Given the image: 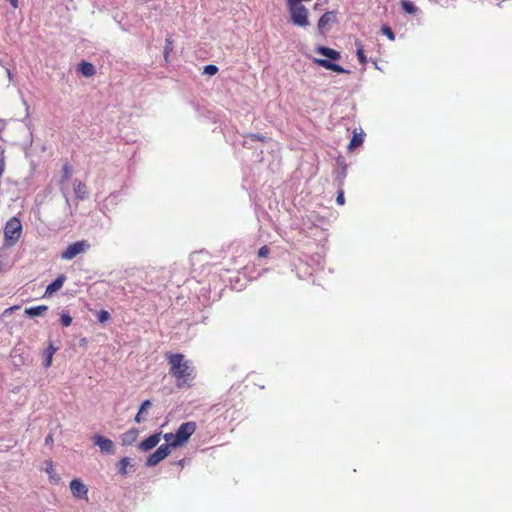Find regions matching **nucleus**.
Returning a JSON list of instances; mask_svg holds the SVG:
<instances>
[{
  "label": "nucleus",
  "instance_id": "nucleus-1",
  "mask_svg": "<svg viewBox=\"0 0 512 512\" xmlns=\"http://www.w3.org/2000/svg\"><path fill=\"white\" fill-rule=\"evenodd\" d=\"M169 366V374L174 378L177 388H190L197 376L196 368L191 360L182 353L165 354Z\"/></svg>",
  "mask_w": 512,
  "mask_h": 512
},
{
  "label": "nucleus",
  "instance_id": "nucleus-2",
  "mask_svg": "<svg viewBox=\"0 0 512 512\" xmlns=\"http://www.w3.org/2000/svg\"><path fill=\"white\" fill-rule=\"evenodd\" d=\"M3 234V246L6 248L13 247L22 235L21 221L17 217L10 218L5 224Z\"/></svg>",
  "mask_w": 512,
  "mask_h": 512
},
{
  "label": "nucleus",
  "instance_id": "nucleus-3",
  "mask_svg": "<svg viewBox=\"0 0 512 512\" xmlns=\"http://www.w3.org/2000/svg\"><path fill=\"white\" fill-rule=\"evenodd\" d=\"M287 5L291 14V22L294 25L300 27H306L309 25L308 10L301 4V2H296L294 4L287 3Z\"/></svg>",
  "mask_w": 512,
  "mask_h": 512
},
{
  "label": "nucleus",
  "instance_id": "nucleus-4",
  "mask_svg": "<svg viewBox=\"0 0 512 512\" xmlns=\"http://www.w3.org/2000/svg\"><path fill=\"white\" fill-rule=\"evenodd\" d=\"M90 247L91 245L87 240H80L69 244L67 248L61 252L60 257L62 260H72L79 254L85 253Z\"/></svg>",
  "mask_w": 512,
  "mask_h": 512
},
{
  "label": "nucleus",
  "instance_id": "nucleus-5",
  "mask_svg": "<svg viewBox=\"0 0 512 512\" xmlns=\"http://www.w3.org/2000/svg\"><path fill=\"white\" fill-rule=\"evenodd\" d=\"M195 430H196L195 422L189 421V422L182 423L178 427V429L175 433L176 434L175 443L178 444L179 446L184 445L189 440V438L192 436V434L195 432Z\"/></svg>",
  "mask_w": 512,
  "mask_h": 512
},
{
  "label": "nucleus",
  "instance_id": "nucleus-6",
  "mask_svg": "<svg viewBox=\"0 0 512 512\" xmlns=\"http://www.w3.org/2000/svg\"><path fill=\"white\" fill-rule=\"evenodd\" d=\"M171 453L168 446H159L155 452L149 455L146 461V465L148 467H154L158 465L162 460H164Z\"/></svg>",
  "mask_w": 512,
  "mask_h": 512
},
{
  "label": "nucleus",
  "instance_id": "nucleus-7",
  "mask_svg": "<svg viewBox=\"0 0 512 512\" xmlns=\"http://www.w3.org/2000/svg\"><path fill=\"white\" fill-rule=\"evenodd\" d=\"M70 490L75 498L88 500V488L79 479H73L70 482Z\"/></svg>",
  "mask_w": 512,
  "mask_h": 512
},
{
  "label": "nucleus",
  "instance_id": "nucleus-8",
  "mask_svg": "<svg viewBox=\"0 0 512 512\" xmlns=\"http://www.w3.org/2000/svg\"><path fill=\"white\" fill-rule=\"evenodd\" d=\"M313 62L325 69L331 70V71L339 73V74L350 73L348 70L344 69L340 65L332 63L331 61H329L327 59L314 58Z\"/></svg>",
  "mask_w": 512,
  "mask_h": 512
},
{
  "label": "nucleus",
  "instance_id": "nucleus-9",
  "mask_svg": "<svg viewBox=\"0 0 512 512\" xmlns=\"http://www.w3.org/2000/svg\"><path fill=\"white\" fill-rule=\"evenodd\" d=\"M160 439L161 433H155L153 435H150L149 437L145 438L143 441L140 442L139 448L142 451H149L158 445Z\"/></svg>",
  "mask_w": 512,
  "mask_h": 512
},
{
  "label": "nucleus",
  "instance_id": "nucleus-10",
  "mask_svg": "<svg viewBox=\"0 0 512 512\" xmlns=\"http://www.w3.org/2000/svg\"><path fill=\"white\" fill-rule=\"evenodd\" d=\"M94 443L103 452H106V453H109V454L114 452V443H113V441L108 439V438H106V437H104V436L97 435L95 437Z\"/></svg>",
  "mask_w": 512,
  "mask_h": 512
},
{
  "label": "nucleus",
  "instance_id": "nucleus-11",
  "mask_svg": "<svg viewBox=\"0 0 512 512\" xmlns=\"http://www.w3.org/2000/svg\"><path fill=\"white\" fill-rule=\"evenodd\" d=\"M336 22V12L328 11L324 13L318 21V29L324 31L330 24Z\"/></svg>",
  "mask_w": 512,
  "mask_h": 512
},
{
  "label": "nucleus",
  "instance_id": "nucleus-12",
  "mask_svg": "<svg viewBox=\"0 0 512 512\" xmlns=\"http://www.w3.org/2000/svg\"><path fill=\"white\" fill-rule=\"evenodd\" d=\"M65 281L66 276L63 274L59 275L51 284L47 286L44 297L50 296L54 292L60 290L63 287Z\"/></svg>",
  "mask_w": 512,
  "mask_h": 512
},
{
  "label": "nucleus",
  "instance_id": "nucleus-13",
  "mask_svg": "<svg viewBox=\"0 0 512 512\" xmlns=\"http://www.w3.org/2000/svg\"><path fill=\"white\" fill-rule=\"evenodd\" d=\"M73 188L76 199L84 200L87 198L88 189L84 182L80 181L79 179H75L73 182Z\"/></svg>",
  "mask_w": 512,
  "mask_h": 512
},
{
  "label": "nucleus",
  "instance_id": "nucleus-14",
  "mask_svg": "<svg viewBox=\"0 0 512 512\" xmlns=\"http://www.w3.org/2000/svg\"><path fill=\"white\" fill-rule=\"evenodd\" d=\"M316 52L320 53L323 56H326L327 58L333 61L339 60L341 58L340 52L325 46H318L316 48Z\"/></svg>",
  "mask_w": 512,
  "mask_h": 512
},
{
  "label": "nucleus",
  "instance_id": "nucleus-15",
  "mask_svg": "<svg viewBox=\"0 0 512 512\" xmlns=\"http://www.w3.org/2000/svg\"><path fill=\"white\" fill-rule=\"evenodd\" d=\"M48 310V306L46 305H39L35 307H30L25 309V314L29 317H37V316H43Z\"/></svg>",
  "mask_w": 512,
  "mask_h": 512
},
{
  "label": "nucleus",
  "instance_id": "nucleus-16",
  "mask_svg": "<svg viewBox=\"0 0 512 512\" xmlns=\"http://www.w3.org/2000/svg\"><path fill=\"white\" fill-rule=\"evenodd\" d=\"M137 437H138V430L135 428H132L122 435V443H123V445H131L136 441Z\"/></svg>",
  "mask_w": 512,
  "mask_h": 512
},
{
  "label": "nucleus",
  "instance_id": "nucleus-17",
  "mask_svg": "<svg viewBox=\"0 0 512 512\" xmlns=\"http://www.w3.org/2000/svg\"><path fill=\"white\" fill-rule=\"evenodd\" d=\"M78 70L85 77H91L95 74L94 65L92 63L85 62V61H83L79 64Z\"/></svg>",
  "mask_w": 512,
  "mask_h": 512
},
{
  "label": "nucleus",
  "instance_id": "nucleus-18",
  "mask_svg": "<svg viewBox=\"0 0 512 512\" xmlns=\"http://www.w3.org/2000/svg\"><path fill=\"white\" fill-rule=\"evenodd\" d=\"M356 46V55L358 57L359 62L365 66L368 62L367 57L364 53V46L360 40L355 41Z\"/></svg>",
  "mask_w": 512,
  "mask_h": 512
},
{
  "label": "nucleus",
  "instance_id": "nucleus-19",
  "mask_svg": "<svg viewBox=\"0 0 512 512\" xmlns=\"http://www.w3.org/2000/svg\"><path fill=\"white\" fill-rule=\"evenodd\" d=\"M364 135L362 133H354L348 148L353 150L363 144Z\"/></svg>",
  "mask_w": 512,
  "mask_h": 512
},
{
  "label": "nucleus",
  "instance_id": "nucleus-20",
  "mask_svg": "<svg viewBox=\"0 0 512 512\" xmlns=\"http://www.w3.org/2000/svg\"><path fill=\"white\" fill-rule=\"evenodd\" d=\"M163 438L166 441V443L163 444L162 446H168V449H170V450H171V448L179 447V445L175 443V441H176L175 433H166V434H164Z\"/></svg>",
  "mask_w": 512,
  "mask_h": 512
},
{
  "label": "nucleus",
  "instance_id": "nucleus-21",
  "mask_svg": "<svg viewBox=\"0 0 512 512\" xmlns=\"http://www.w3.org/2000/svg\"><path fill=\"white\" fill-rule=\"evenodd\" d=\"M72 172H73L72 166L68 162H66L62 166L61 183L67 182L70 179Z\"/></svg>",
  "mask_w": 512,
  "mask_h": 512
},
{
  "label": "nucleus",
  "instance_id": "nucleus-22",
  "mask_svg": "<svg viewBox=\"0 0 512 512\" xmlns=\"http://www.w3.org/2000/svg\"><path fill=\"white\" fill-rule=\"evenodd\" d=\"M401 7L407 14H415L418 11V8L412 2L407 0H401Z\"/></svg>",
  "mask_w": 512,
  "mask_h": 512
},
{
  "label": "nucleus",
  "instance_id": "nucleus-23",
  "mask_svg": "<svg viewBox=\"0 0 512 512\" xmlns=\"http://www.w3.org/2000/svg\"><path fill=\"white\" fill-rule=\"evenodd\" d=\"M45 471L49 475L51 481L57 483L60 480V478L57 476V474H56V472L54 470L52 461H47L46 462V469H45Z\"/></svg>",
  "mask_w": 512,
  "mask_h": 512
},
{
  "label": "nucleus",
  "instance_id": "nucleus-24",
  "mask_svg": "<svg viewBox=\"0 0 512 512\" xmlns=\"http://www.w3.org/2000/svg\"><path fill=\"white\" fill-rule=\"evenodd\" d=\"M130 465V459L128 457H124L122 458L118 464H117V468H118V472L121 474V475H126L127 474V467Z\"/></svg>",
  "mask_w": 512,
  "mask_h": 512
},
{
  "label": "nucleus",
  "instance_id": "nucleus-25",
  "mask_svg": "<svg viewBox=\"0 0 512 512\" xmlns=\"http://www.w3.org/2000/svg\"><path fill=\"white\" fill-rule=\"evenodd\" d=\"M55 352H56V348L52 344H50L47 348V355H46V359L44 361L45 368H48L51 366L52 358H53V355Z\"/></svg>",
  "mask_w": 512,
  "mask_h": 512
},
{
  "label": "nucleus",
  "instance_id": "nucleus-26",
  "mask_svg": "<svg viewBox=\"0 0 512 512\" xmlns=\"http://www.w3.org/2000/svg\"><path fill=\"white\" fill-rule=\"evenodd\" d=\"M381 32L391 41H394L395 40V34L394 32L392 31V29L387 26V25H383L381 27Z\"/></svg>",
  "mask_w": 512,
  "mask_h": 512
},
{
  "label": "nucleus",
  "instance_id": "nucleus-27",
  "mask_svg": "<svg viewBox=\"0 0 512 512\" xmlns=\"http://www.w3.org/2000/svg\"><path fill=\"white\" fill-rule=\"evenodd\" d=\"M60 322L64 327H68L72 324V317L68 313H62Z\"/></svg>",
  "mask_w": 512,
  "mask_h": 512
},
{
  "label": "nucleus",
  "instance_id": "nucleus-28",
  "mask_svg": "<svg viewBox=\"0 0 512 512\" xmlns=\"http://www.w3.org/2000/svg\"><path fill=\"white\" fill-rule=\"evenodd\" d=\"M217 72H218V67L213 64L206 65L204 67V71H203V73L207 74V75H215Z\"/></svg>",
  "mask_w": 512,
  "mask_h": 512
},
{
  "label": "nucleus",
  "instance_id": "nucleus-29",
  "mask_svg": "<svg viewBox=\"0 0 512 512\" xmlns=\"http://www.w3.org/2000/svg\"><path fill=\"white\" fill-rule=\"evenodd\" d=\"M97 319L99 322L104 323L110 319V314L106 310H101L97 315Z\"/></svg>",
  "mask_w": 512,
  "mask_h": 512
},
{
  "label": "nucleus",
  "instance_id": "nucleus-30",
  "mask_svg": "<svg viewBox=\"0 0 512 512\" xmlns=\"http://www.w3.org/2000/svg\"><path fill=\"white\" fill-rule=\"evenodd\" d=\"M269 254H270V249H269V247L267 245L262 246L258 250V257L259 258H266V257H268Z\"/></svg>",
  "mask_w": 512,
  "mask_h": 512
},
{
  "label": "nucleus",
  "instance_id": "nucleus-31",
  "mask_svg": "<svg viewBox=\"0 0 512 512\" xmlns=\"http://www.w3.org/2000/svg\"><path fill=\"white\" fill-rule=\"evenodd\" d=\"M248 137L253 141L266 142V137L259 133L249 134Z\"/></svg>",
  "mask_w": 512,
  "mask_h": 512
},
{
  "label": "nucleus",
  "instance_id": "nucleus-32",
  "mask_svg": "<svg viewBox=\"0 0 512 512\" xmlns=\"http://www.w3.org/2000/svg\"><path fill=\"white\" fill-rule=\"evenodd\" d=\"M336 202L338 205H344L345 198H344V191L343 189H339L337 192Z\"/></svg>",
  "mask_w": 512,
  "mask_h": 512
},
{
  "label": "nucleus",
  "instance_id": "nucleus-33",
  "mask_svg": "<svg viewBox=\"0 0 512 512\" xmlns=\"http://www.w3.org/2000/svg\"><path fill=\"white\" fill-rule=\"evenodd\" d=\"M4 171H5L4 151L0 150V178L2 177Z\"/></svg>",
  "mask_w": 512,
  "mask_h": 512
},
{
  "label": "nucleus",
  "instance_id": "nucleus-34",
  "mask_svg": "<svg viewBox=\"0 0 512 512\" xmlns=\"http://www.w3.org/2000/svg\"><path fill=\"white\" fill-rule=\"evenodd\" d=\"M18 309H20V306H19V305H14V306H12V307H9V308H7V309H5V310L3 311L2 316H4V317H5V316H9V315H11L14 311H16V310H18Z\"/></svg>",
  "mask_w": 512,
  "mask_h": 512
},
{
  "label": "nucleus",
  "instance_id": "nucleus-35",
  "mask_svg": "<svg viewBox=\"0 0 512 512\" xmlns=\"http://www.w3.org/2000/svg\"><path fill=\"white\" fill-rule=\"evenodd\" d=\"M151 407V402L150 400H145L141 406H140V409H139V414H143L148 408Z\"/></svg>",
  "mask_w": 512,
  "mask_h": 512
},
{
  "label": "nucleus",
  "instance_id": "nucleus-36",
  "mask_svg": "<svg viewBox=\"0 0 512 512\" xmlns=\"http://www.w3.org/2000/svg\"><path fill=\"white\" fill-rule=\"evenodd\" d=\"M172 51V40L170 38L166 39V46H165V56Z\"/></svg>",
  "mask_w": 512,
  "mask_h": 512
},
{
  "label": "nucleus",
  "instance_id": "nucleus-37",
  "mask_svg": "<svg viewBox=\"0 0 512 512\" xmlns=\"http://www.w3.org/2000/svg\"><path fill=\"white\" fill-rule=\"evenodd\" d=\"M45 443H46L47 445H51V444H53V437H52V435H51V434H49V435L46 437V439H45Z\"/></svg>",
  "mask_w": 512,
  "mask_h": 512
},
{
  "label": "nucleus",
  "instance_id": "nucleus-38",
  "mask_svg": "<svg viewBox=\"0 0 512 512\" xmlns=\"http://www.w3.org/2000/svg\"><path fill=\"white\" fill-rule=\"evenodd\" d=\"M9 3L11 4V6L13 8H18V5H19V1L18 0H8Z\"/></svg>",
  "mask_w": 512,
  "mask_h": 512
},
{
  "label": "nucleus",
  "instance_id": "nucleus-39",
  "mask_svg": "<svg viewBox=\"0 0 512 512\" xmlns=\"http://www.w3.org/2000/svg\"><path fill=\"white\" fill-rule=\"evenodd\" d=\"M175 464L183 467L185 465V459H180L179 461L175 462Z\"/></svg>",
  "mask_w": 512,
  "mask_h": 512
},
{
  "label": "nucleus",
  "instance_id": "nucleus-40",
  "mask_svg": "<svg viewBox=\"0 0 512 512\" xmlns=\"http://www.w3.org/2000/svg\"><path fill=\"white\" fill-rule=\"evenodd\" d=\"M141 415H142V414H139V412H138V413H137V415L135 416V421H136L137 423H140V422L142 421Z\"/></svg>",
  "mask_w": 512,
  "mask_h": 512
},
{
  "label": "nucleus",
  "instance_id": "nucleus-41",
  "mask_svg": "<svg viewBox=\"0 0 512 512\" xmlns=\"http://www.w3.org/2000/svg\"><path fill=\"white\" fill-rule=\"evenodd\" d=\"M503 2H504V1H500V2H498V3H497V6H498V7H502V3H503Z\"/></svg>",
  "mask_w": 512,
  "mask_h": 512
}]
</instances>
